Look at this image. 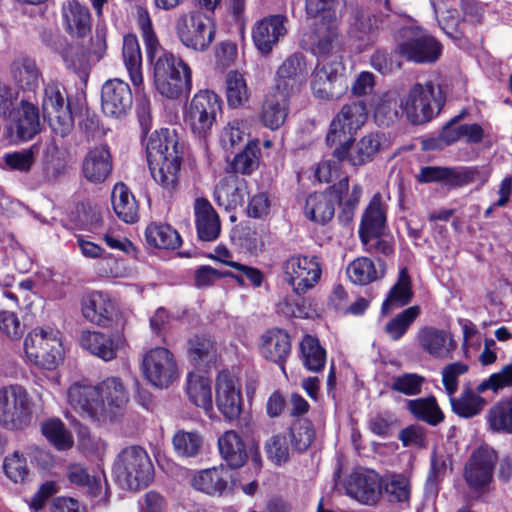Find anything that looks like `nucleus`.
I'll list each match as a JSON object with an SVG mask.
<instances>
[{"label":"nucleus","instance_id":"1","mask_svg":"<svg viewBox=\"0 0 512 512\" xmlns=\"http://www.w3.org/2000/svg\"><path fill=\"white\" fill-rule=\"evenodd\" d=\"M137 17L147 58L152 66L155 89L168 99L188 95L192 89L190 67L181 58L161 46L145 8L138 7Z\"/></svg>","mask_w":512,"mask_h":512},{"label":"nucleus","instance_id":"2","mask_svg":"<svg viewBox=\"0 0 512 512\" xmlns=\"http://www.w3.org/2000/svg\"><path fill=\"white\" fill-rule=\"evenodd\" d=\"M145 146L149 170L155 182L169 192L175 190L181 165V151L175 131H154Z\"/></svg>","mask_w":512,"mask_h":512},{"label":"nucleus","instance_id":"3","mask_svg":"<svg viewBox=\"0 0 512 512\" xmlns=\"http://www.w3.org/2000/svg\"><path fill=\"white\" fill-rule=\"evenodd\" d=\"M445 100L439 85L432 81L417 82L400 97L399 108L410 123L420 125L437 116Z\"/></svg>","mask_w":512,"mask_h":512},{"label":"nucleus","instance_id":"4","mask_svg":"<svg viewBox=\"0 0 512 512\" xmlns=\"http://www.w3.org/2000/svg\"><path fill=\"white\" fill-rule=\"evenodd\" d=\"M24 350L27 358L34 365L53 370L63 360L61 333L51 327H36L27 334Z\"/></svg>","mask_w":512,"mask_h":512},{"label":"nucleus","instance_id":"5","mask_svg":"<svg viewBox=\"0 0 512 512\" xmlns=\"http://www.w3.org/2000/svg\"><path fill=\"white\" fill-rule=\"evenodd\" d=\"M153 465L145 449L140 446L124 448L114 463V474L118 483L127 489L136 490L146 486L153 478Z\"/></svg>","mask_w":512,"mask_h":512},{"label":"nucleus","instance_id":"6","mask_svg":"<svg viewBox=\"0 0 512 512\" xmlns=\"http://www.w3.org/2000/svg\"><path fill=\"white\" fill-rule=\"evenodd\" d=\"M33 401L18 384L0 388V426L12 431L23 430L32 421Z\"/></svg>","mask_w":512,"mask_h":512},{"label":"nucleus","instance_id":"7","mask_svg":"<svg viewBox=\"0 0 512 512\" xmlns=\"http://www.w3.org/2000/svg\"><path fill=\"white\" fill-rule=\"evenodd\" d=\"M222 101L210 90H200L191 99L185 113V121L193 134L205 138L212 130L221 113Z\"/></svg>","mask_w":512,"mask_h":512},{"label":"nucleus","instance_id":"8","mask_svg":"<svg viewBox=\"0 0 512 512\" xmlns=\"http://www.w3.org/2000/svg\"><path fill=\"white\" fill-rule=\"evenodd\" d=\"M176 33L183 45L196 50H206L215 38L213 21L200 11L181 14L175 25Z\"/></svg>","mask_w":512,"mask_h":512},{"label":"nucleus","instance_id":"9","mask_svg":"<svg viewBox=\"0 0 512 512\" xmlns=\"http://www.w3.org/2000/svg\"><path fill=\"white\" fill-rule=\"evenodd\" d=\"M284 281L297 295H304L313 289L322 275V267L316 256L297 254L282 264Z\"/></svg>","mask_w":512,"mask_h":512},{"label":"nucleus","instance_id":"10","mask_svg":"<svg viewBox=\"0 0 512 512\" xmlns=\"http://www.w3.org/2000/svg\"><path fill=\"white\" fill-rule=\"evenodd\" d=\"M43 112L54 134L66 137L74 127L70 104L65 89L58 83H49L44 89Z\"/></svg>","mask_w":512,"mask_h":512},{"label":"nucleus","instance_id":"11","mask_svg":"<svg viewBox=\"0 0 512 512\" xmlns=\"http://www.w3.org/2000/svg\"><path fill=\"white\" fill-rule=\"evenodd\" d=\"M142 371L151 385L161 389L168 388L180 376L175 356L164 347L152 348L144 354Z\"/></svg>","mask_w":512,"mask_h":512},{"label":"nucleus","instance_id":"12","mask_svg":"<svg viewBox=\"0 0 512 512\" xmlns=\"http://www.w3.org/2000/svg\"><path fill=\"white\" fill-rule=\"evenodd\" d=\"M0 116L6 122L11 133L21 140H29L40 131L39 109L34 104L22 100L12 107V102L4 100L0 103Z\"/></svg>","mask_w":512,"mask_h":512},{"label":"nucleus","instance_id":"13","mask_svg":"<svg viewBox=\"0 0 512 512\" xmlns=\"http://www.w3.org/2000/svg\"><path fill=\"white\" fill-rule=\"evenodd\" d=\"M318 62H329L338 55L339 19L337 16L320 19L304 40Z\"/></svg>","mask_w":512,"mask_h":512},{"label":"nucleus","instance_id":"14","mask_svg":"<svg viewBox=\"0 0 512 512\" xmlns=\"http://www.w3.org/2000/svg\"><path fill=\"white\" fill-rule=\"evenodd\" d=\"M343 71L344 65L340 56H335L329 62H318L311 80L313 94L325 100L340 98L346 90L341 79Z\"/></svg>","mask_w":512,"mask_h":512},{"label":"nucleus","instance_id":"15","mask_svg":"<svg viewBox=\"0 0 512 512\" xmlns=\"http://www.w3.org/2000/svg\"><path fill=\"white\" fill-rule=\"evenodd\" d=\"M405 40L398 46L399 53L416 63H433L442 53L441 44L432 35L415 27L404 31Z\"/></svg>","mask_w":512,"mask_h":512},{"label":"nucleus","instance_id":"16","mask_svg":"<svg viewBox=\"0 0 512 512\" xmlns=\"http://www.w3.org/2000/svg\"><path fill=\"white\" fill-rule=\"evenodd\" d=\"M498 460L496 451L483 445L476 449L464 467V479L467 485L476 491H482L492 482L495 464Z\"/></svg>","mask_w":512,"mask_h":512},{"label":"nucleus","instance_id":"17","mask_svg":"<svg viewBox=\"0 0 512 512\" xmlns=\"http://www.w3.org/2000/svg\"><path fill=\"white\" fill-rule=\"evenodd\" d=\"M367 120L366 105L362 101H354L342 106L333 118L326 136L328 144L333 145L345 141L347 135L355 133Z\"/></svg>","mask_w":512,"mask_h":512},{"label":"nucleus","instance_id":"18","mask_svg":"<svg viewBox=\"0 0 512 512\" xmlns=\"http://www.w3.org/2000/svg\"><path fill=\"white\" fill-rule=\"evenodd\" d=\"M67 401L82 417L96 422L105 421V410L96 385L86 381L74 382L67 390Z\"/></svg>","mask_w":512,"mask_h":512},{"label":"nucleus","instance_id":"19","mask_svg":"<svg viewBox=\"0 0 512 512\" xmlns=\"http://www.w3.org/2000/svg\"><path fill=\"white\" fill-rule=\"evenodd\" d=\"M288 19L281 14L270 15L256 21L252 27V41L263 56H268L287 34Z\"/></svg>","mask_w":512,"mask_h":512},{"label":"nucleus","instance_id":"20","mask_svg":"<svg viewBox=\"0 0 512 512\" xmlns=\"http://www.w3.org/2000/svg\"><path fill=\"white\" fill-rule=\"evenodd\" d=\"M347 495L365 505H374L381 496L382 480L373 470H356L345 481Z\"/></svg>","mask_w":512,"mask_h":512},{"label":"nucleus","instance_id":"21","mask_svg":"<svg viewBox=\"0 0 512 512\" xmlns=\"http://www.w3.org/2000/svg\"><path fill=\"white\" fill-rule=\"evenodd\" d=\"M216 405L228 420L237 419L242 411L241 390L237 378L229 371H221L216 379Z\"/></svg>","mask_w":512,"mask_h":512},{"label":"nucleus","instance_id":"22","mask_svg":"<svg viewBox=\"0 0 512 512\" xmlns=\"http://www.w3.org/2000/svg\"><path fill=\"white\" fill-rule=\"evenodd\" d=\"M348 189V179H342L333 191L315 192L310 194L305 203L304 214L305 216L316 223L325 224L330 221L335 213V201H343L341 194L344 190Z\"/></svg>","mask_w":512,"mask_h":512},{"label":"nucleus","instance_id":"23","mask_svg":"<svg viewBox=\"0 0 512 512\" xmlns=\"http://www.w3.org/2000/svg\"><path fill=\"white\" fill-rule=\"evenodd\" d=\"M415 340L422 352L436 359L449 358L456 348V342L448 330L431 325L420 327Z\"/></svg>","mask_w":512,"mask_h":512},{"label":"nucleus","instance_id":"24","mask_svg":"<svg viewBox=\"0 0 512 512\" xmlns=\"http://www.w3.org/2000/svg\"><path fill=\"white\" fill-rule=\"evenodd\" d=\"M133 102L129 85L119 79L107 80L101 90V107L107 116L121 118L130 110Z\"/></svg>","mask_w":512,"mask_h":512},{"label":"nucleus","instance_id":"25","mask_svg":"<svg viewBox=\"0 0 512 512\" xmlns=\"http://www.w3.org/2000/svg\"><path fill=\"white\" fill-rule=\"evenodd\" d=\"M308 72L303 54L294 53L288 56L277 69L275 89L290 95L306 82Z\"/></svg>","mask_w":512,"mask_h":512},{"label":"nucleus","instance_id":"26","mask_svg":"<svg viewBox=\"0 0 512 512\" xmlns=\"http://www.w3.org/2000/svg\"><path fill=\"white\" fill-rule=\"evenodd\" d=\"M98 396L105 410V421L112 420L129 401L126 387L119 377H107L97 385Z\"/></svg>","mask_w":512,"mask_h":512},{"label":"nucleus","instance_id":"27","mask_svg":"<svg viewBox=\"0 0 512 512\" xmlns=\"http://www.w3.org/2000/svg\"><path fill=\"white\" fill-rule=\"evenodd\" d=\"M381 139L378 134H368L362 137L354 146L350 147L348 142L335 148L333 156L338 160L348 159L353 166H360L370 162L379 152Z\"/></svg>","mask_w":512,"mask_h":512},{"label":"nucleus","instance_id":"28","mask_svg":"<svg viewBox=\"0 0 512 512\" xmlns=\"http://www.w3.org/2000/svg\"><path fill=\"white\" fill-rule=\"evenodd\" d=\"M81 311L87 321L105 326L112 320L116 312V305L108 294L92 292L82 298Z\"/></svg>","mask_w":512,"mask_h":512},{"label":"nucleus","instance_id":"29","mask_svg":"<svg viewBox=\"0 0 512 512\" xmlns=\"http://www.w3.org/2000/svg\"><path fill=\"white\" fill-rule=\"evenodd\" d=\"M9 77L17 88L29 92L36 91L43 81L36 61L26 56L17 57L11 62Z\"/></svg>","mask_w":512,"mask_h":512},{"label":"nucleus","instance_id":"30","mask_svg":"<svg viewBox=\"0 0 512 512\" xmlns=\"http://www.w3.org/2000/svg\"><path fill=\"white\" fill-rule=\"evenodd\" d=\"M231 474L223 465L196 472L191 485L198 491L212 496H221L227 489Z\"/></svg>","mask_w":512,"mask_h":512},{"label":"nucleus","instance_id":"31","mask_svg":"<svg viewBox=\"0 0 512 512\" xmlns=\"http://www.w3.org/2000/svg\"><path fill=\"white\" fill-rule=\"evenodd\" d=\"M477 171L466 168L457 170L446 167L427 166L421 168L416 179L420 183L444 182L450 186H462L474 180Z\"/></svg>","mask_w":512,"mask_h":512},{"label":"nucleus","instance_id":"32","mask_svg":"<svg viewBox=\"0 0 512 512\" xmlns=\"http://www.w3.org/2000/svg\"><path fill=\"white\" fill-rule=\"evenodd\" d=\"M289 112V95L275 89L263 102L260 118L263 125L271 130L280 128Z\"/></svg>","mask_w":512,"mask_h":512},{"label":"nucleus","instance_id":"33","mask_svg":"<svg viewBox=\"0 0 512 512\" xmlns=\"http://www.w3.org/2000/svg\"><path fill=\"white\" fill-rule=\"evenodd\" d=\"M247 183L236 175H229L219 181L214 189V199L226 210L241 206L247 195Z\"/></svg>","mask_w":512,"mask_h":512},{"label":"nucleus","instance_id":"34","mask_svg":"<svg viewBox=\"0 0 512 512\" xmlns=\"http://www.w3.org/2000/svg\"><path fill=\"white\" fill-rule=\"evenodd\" d=\"M195 222L199 239L214 241L221 230L219 216L212 205L204 198H197L194 205Z\"/></svg>","mask_w":512,"mask_h":512},{"label":"nucleus","instance_id":"35","mask_svg":"<svg viewBox=\"0 0 512 512\" xmlns=\"http://www.w3.org/2000/svg\"><path fill=\"white\" fill-rule=\"evenodd\" d=\"M386 273V266L380 259L375 263L368 257L361 256L354 259L346 267L349 280L356 285H367L382 279Z\"/></svg>","mask_w":512,"mask_h":512},{"label":"nucleus","instance_id":"36","mask_svg":"<svg viewBox=\"0 0 512 512\" xmlns=\"http://www.w3.org/2000/svg\"><path fill=\"white\" fill-rule=\"evenodd\" d=\"M291 351L289 335L281 329L267 330L261 336L260 353L274 363L282 364Z\"/></svg>","mask_w":512,"mask_h":512},{"label":"nucleus","instance_id":"37","mask_svg":"<svg viewBox=\"0 0 512 512\" xmlns=\"http://www.w3.org/2000/svg\"><path fill=\"white\" fill-rule=\"evenodd\" d=\"M80 346L103 361H112L117 357L119 340L111 335L96 331H83L80 336Z\"/></svg>","mask_w":512,"mask_h":512},{"label":"nucleus","instance_id":"38","mask_svg":"<svg viewBox=\"0 0 512 512\" xmlns=\"http://www.w3.org/2000/svg\"><path fill=\"white\" fill-rule=\"evenodd\" d=\"M84 177L92 183H102L112 170L110 153L106 146H99L91 150L83 161Z\"/></svg>","mask_w":512,"mask_h":512},{"label":"nucleus","instance_id":"39","mask_svg":"<svg viewBox=\"0 0 512 512\" xmlns=\"http://www.w3.org/2000/svg\"><path fill=\"white\" fill-rule=\"evenodd\" d=\"M122 55L125 67L128 71L130 80L135 87L136 93L142 92L144 89L142 56L136 36L126 35L124 37Z\"/></svg>","mask_w":512,"mask_h":512},{"label":"nucleus","instance_id":"40","mask_svg":"<svg viewBox=\"0 0 512 512\" xmlns=\"http://www.w3.org/2000/svg\"><path fill=\"white\" fill-rule=\"evenodd\" d=\"M186 393L189 400L206 414L213 411L211 380L201 372H192L187 376Z\"/></svg>","mask_w":512,"mask_h":512},{"label":"nucleus","instance_id":"41","mask_svg":"<svg viewBox=\"0 0 512 512\" xmlns=\"http://www.w3.org/2000/svg\"><path fill=\"white\" fill-rule=\"evenodd\" d=\"M62 16L66 30L76 36H84L91 29V17L88 8L76 0H70L62 6Z\"/></svg>","mask_w":512,"mask_h":512},{"label":"nucleus","instance_id":"42","mask_svg":"<svg viewBox=\"0 0 512 512\" xmlns=\"http://www.w3.org/2000/svg\"><path fill=\"white\" fill-rule=\"evenodd\" d=\"M111 202L115 214L123 222L132 224L138 220V202L124 183H117L113 187Z\"/></svg>","mask_w":512,"mask_h":512},{"label":"nucleus","instance_id":"43","mask_svg":"<svg viewBox=\"0 0 512 512\" xmlns=\"http://www.w3.org/2000/svg\"><path fill=\"white\" fill-rule=\"evenodd\" d=\"M413 298L412 280L406 267L400 269L396 283L390 288L382 303L383 314L390 313L395 308L408 305Z\"/></svg>","mask_w":512,"mask_h":512},{"label":"nucleus","instance_id":"44","mask_svg":"<svg viewBox=\"0 0 512 512\" xmlns=\"http://www.w3.org/2000/svg\"><path fill=\"white\" fill-rule=\"evenodd\" d=\"M218 448L222 458L231 468L241 467L247 459L244 442L233 430L226 431L218 438Z\"/></svg>","mask_w":512,"mask_h":512},{"label":"nucleus","instance_id":"45","mask_svg":"<svg viewBox=\"0 0 512 512\" xmlns=\"http://www.w3.org/2000/svg\"><path fill=\"white\" fill-rule=\"evenodd\" d=\"M145 238L148 245L160 249H177L181 239L170 225L151 223L146 227Z\"/></svg>","mask_w":512,"mask_h":512},{"label":"nucleus","instance_id":"46","mask_svg":"<svg viewBox=\"0 0 512 512\" xmlns=\"http://www.w3.org/2000/svg\"><path fill=\"white\" fill-rule=\"evenodd\" d=\"M301 361L310 372L322 371L326 363V351L317 338L306 335L300 342Z\"/></svg>","mask_w":512,"mask_h":512},{"label":"nucleus","instance_id":"47","mask_svg":"<svg viewBox=\"0 0 512 512\" xmlns=\"http://www.w3.org/2000/svg\"><path fill=\"white\" fill-rule=\"evenodd\" d=\"M386 221L385 211L379 196H374L366 208L359 227L360 237L381 234Z\"/></svg>","mask_w":512,"mask_h":512},{"label":"nucleus","instance_id":"48","mask_svg":"<svg viewBox=\"0 0 512 512\" xmlns=\"http://www.w3.org/2000/svg\"><path fill=\"white\" fill-rule=\"evenodd\" d=\"M449 398L452 411L463 418L478 415L486 404L485 399L469 387L463 389L459 397L452 395Z\"/></svg>","mask_w":512,"mask_h":512},{"label":"nucleus","instance_id":"49","mask_svg":"<svg viewBox=\"0 0 512 512\" xmlns=\"http://www.w3.org/2000/svg\"><path fill=\"white\" fill-rule=\"evenodd\" d=\"M407 407L415 418L433 426L444 419V415L433 396L409 400Z\"/></svg>","mask_w":512,"mask_h":512},{"label":"nucleus","instance_id":"50","mask_svg":"<svg viewBox=\"0 0 512 512\" xmlns=\"http://www.w3.org/2000/svg\"><path fill=\"white\" fill-rule=\"evenodd\" d=\"M188 356L196 365L214 361L217 356L215 341L205 335L193 336L188 342Z\"/></svg>","mask_w":512,"mask_h":512},{"label":"nucleus","instance_id":"51","mask_svg":"<svg viewBox=\"0 0 512 512\" xmlns=\"http://www.w3.org/2000/svg\"><path fill=\"white\" fill-rule=\"evenodd\" d=\"M488 425L495 432L512 434V398L493 405L487 416Z\"/></svg>","mask_w":512,"mask_h":512},{"label":"nucleus","instance_id":"52","mask_svg":"<svg viewBox=\"0 0 512 512\" xmlns=\"http://www.w3.org/2000/svg\"><path fill=\"white\" fill-rule=\"evenodd\" d=\"M172 444L179 457H195L202 449L203 437L197 431L179 430L174 434Z\"/></svg>","mask_w":512,"mask_h":512},{"label":"nucleus","instance_id":"53","mask_svg":"<svg viewBox=\"0 0 512 512\" xmlns=\"http://www.w3.org/2000/svg\"><path fill=\"white\" fill-rule=\"evenodd\" d=\"M420 313L421 308L419 306L408 307L386 324L385 332L393 341L400 340L413 322L419 317Z\"/></svg>","mask_w":512,"mask_h":512},{"label":"nucleus","instance_id":"54","mask_svg":"<svg viewBox=\"0 0 512 512\" xmlns=\"http://www.w3.org/2000/svg\"><path fill=\"white\" fill-rule=\"evenodd\" d=\"M246 121L233 119L229 121L220 133V144L225 151L233 152L242 145L245 137L248 136Z\"/></svg>","mask_w":512,"mask_h":512},{"label":"nucleus","instance_id":"55","mask_svg":"<svg viewBox=\"0 0 512 512\" xmlns=\"http://www.w3.org/2000/svg\"><path fill=\"white\" fill-rule=\"evenodd\" d=\"M67 172L66 160L60 156L55 143L47 145L44 151V177L50 182L57 181Z\"/></svg>","mask_w":512,"mask_h":512},{"label":"nucleus","instance_id":"56","mask_svg":"<svg viewBox=\"0 0 512 512\" xmlns=\"http://www.w3.org/2000/svg\"><path fill=\"white\" fill-rule=\"evenodd\" d=\"M42 433L58 450L69 449L74 443L72 435L59 419L44 422Z\"/></svg>","mask_w":512,"mask_h":512},{"label":"nucleus","instance_id":"57","mask_svg":"<svg viewBox=\"0 0 512 512\" xmlns=\"http://www.w3.org/2000/svg\"><path fill=\"white\" fill-rule=\"evenodd\" d=\"M226 97L228 105L232 108L241 106L249 98L246 81L244 77L236 71H231L227 74Z\"/></svg>","mask_w":512,"mask_h":512},{"label":"nucleus","instance_id":"58","mask_svg":"<svg viewBox=\"0 0 512 512\" xmlns=\"http://www.w3.org/2000/svg\"><path fill=\"white\" fill-rule=\"evenodd\" d=\"M62 58L68 69L81 77L86 76L89 69V52L80 45H69L62 53Z\"/></svg>","mask_w":512,"mask_h":512},{"label":"nucleus","instance_id":"59","mask_svg":"<svg viewBox=\"0 0 512 512\" xmlns=\"http://www.w3.org/2000/svg\"><path fill=\"white\" fill-rule=\"evenodd\" d=\"M425 377L417 373H403L391 380V389L406 396H416L421 393Z\"/></svg>","mask_w":512,"mask_h":512},{"label":"nucleus","instance_id":"60","mask_svg":"<svg viewBox=\"0 0 512 512\" xmlns=\"http://www.w3.org/2000/svg\"><path fill=\"white\" fill-rule=\"evenodd\" d=\"M258 166L257 141H249L242 152L237 154L232 162V168L236 173L250 174Z\"/></svg>","mask_w":512,"mask_h":512},{"label":"nucleus","instance_id":"61","mask_svg":"<svg viewBox=\"0 0 512 512\" xmlns=\"http://www.w3.org/2000/svg\"><path fill=\"white\" fill-rule=\"evenodd\" d=\"M290 442L285 433L273 435L266 443L268 458L275 464L281 465L288 461L290 456Z\"/></svg>","mask_w":512,"mask_h":512},{"label":"nucleus","instance_id":"62","mask_svg":"<svg viewBox=\"0 0 512 512\" xmlns=\"http://www.w3.org/2000/svg\"><path fill=\"white\" fill-rule=\"evenodd\" d=\"M390 501L405 502L410 497V482L403 474H393L382 483Z\"/></svg>","mask_w":512,"mask_h":512},{"label":"nucleus","instance_id":"63","mask_svg":"<svg viewBox=\"0 0 512 512\" xmlns=\"http://www.w3.org/2000/svg\"><path fill=\"white\" fill-rule=\"evenodd\" d=\"M3 468L6 476L14 483H21L28 477L29 469L26 458L19 452L4 459Z\"/></svg>","mask_w":512,"mask_h":512},{"label":"nucleus","instance_id":"64","mask_svg":"<svg viewBox=\"0 0 512 512\" xmlns=\"http://www.w3.org/2000/svg\"><path fill=\"white\" fill-rule=\"evenodd\" d=\"M99 275L107 278H124L130 274L124 260L117 259L111 254L103 256L96 264Z\"/></svg>","mask_w":512,"mask_h":512}]
</instances>
